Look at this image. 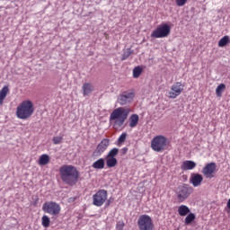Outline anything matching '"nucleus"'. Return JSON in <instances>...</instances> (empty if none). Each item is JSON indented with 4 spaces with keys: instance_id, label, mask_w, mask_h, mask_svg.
Returning a JSON list of instances; mask_svg holds the SVG:
<instances>
[{
    "instance_id": "obj_24",
    "label": "nucleus",
    "mask_w": 230,
    "mask_h": 230,
    "mask_svg": "<svg viewBox=\"0 0 230 230\" xmlns=\"http://www.w3.org/2000/svg\"><path fill=\"white\" fill-rule=\"evenodd\" d=\"M142 73H143V68L139 66H136L133 69V78H139Z\"/></svg>"
},
{
    "instance_id": "obj_28",
    "label": "nucleus",
    "mask_w": 230,
    "mask_h": 230,
    "mask_svg": "<svg viewBox=\"0 0 230 230\" xmlns=\"http://www.w3.org/2000/svg\"><path fill=\"white\" fill-rule=\"evenodd\" d=\"M41 224L43 227H49V224H50L49 217L43 216L41 218Z\"/></svg>"
},
{
    "instance_id": "obj_8",
    "label": "nucleus",
    "mask_w": 230,
    "mask_h": 230,
    "mask_svg": "<svg viewBox=\"0 0 230 230\" xmlns=\"http://www.w3.org/2000/svg\"><path fill=\"white\" fill-rule=\"evenodd\" d=\"M107 190H99L93 196V204L97 208H102V204H105V200H107Z\"/></svg>"
},
{
    "instance_id": "obj_14",
    "label": "nucleus",
    "mask_w": 230,
    "mask_h": 230,
    "mask_svg": "<svg viewBox=\"0 0 230 230\" xmlns=\"http://www.w3.org/2000/svg\"><path fill=\"white\" fill-rule=\"evenodd\" d=\"M202 181H204V177L199 173H191L190 178V182L192 184L194 188H199L200 184H202Z\"/></svg>"
},
{
    "instance_id": "obj_25",
    "label": "nucleus",
    "mask_w": 230,
    "mask_h": 230,
    "mask_svg": "<svg viewBox=\"0 0 230 230\" xmlns=\"http://www.w3.org/2000/svg\"><path fill=\"white\" fill-rule=\"evenodd\" d=\"M226 91V85L224 84H220L217 88H216V94L217 98H221L222 93Z\"/></svg>"
},
{
    "instance_id": "obj_22",
    "label": "nucleus",
    "mask_w": 230,
    "mask_h": 230,
    "mask_svg": "<svg viewBox=\"0 0 230 230\" xmlns=\"http://www.w3.org/2000/svg\"><path fill=\"white\" fill-rule=\"evenodd\" d=\"M50 158L48 155L44 154L40 156L39 164L40 166H46V164H49Z\"/></svg>"
},
{
    "instance_id": "obj_26",
    "label": "nucleus",
    "mask_w": 230,
    "mask_h": 230,
    "mask_svg": "<svg viewBox=\"0 0 230 230\" xmlns=\"http://www.w3.org/2000/svg\"><path fill=\"white\" fill-rule=\"evenodd\" d=\"M118 154H119V149L114 147L108 152L106 157L116 158V155H118Z\"/></svg>"
},
{
    "instance_id": "obj_31",
    "label": "nucleus",
    "mask_w": 230,
    "mask_h": 230,
    "mask_svg": "<svg viewBox=\"0 0 230 230\" xmlns=\"http://www.w3.org/2000/svg\"><path fill=\"white\" fill-rule=\"evenodd\" d=\"M123 227H125V223L123 221H119L116 225V229L123 230Z\"/></svg>"
},
{
    "instance_id": "obj_2",
    "label": "nucleus",
    "mask_w": 230,
    "mask_h": 230,
    "mask_svg": "<svg viewBox=\"0 0 230 230\" xmlns=\"http://www.w3.org/2000/svg\"><path fill=\"white\" fill-rule=\"evenodd\" d=\"M130 114V108L119 107L112 111L110 115V123H111L114 130H119L125 124Z\"/></svg>"
},
{
    "instance_id": "obj_34",
    "label": "nucleus",
    "mask_w": 230,
    "mask_h": 230,
    "mask_svg": "<svg viewBox=\"0 0 230 230\" xmlns=\"http://www.w3.org/2000/svg\"><path fill=\"white\" fill-rule=\"evenodd\" d=\"M128 152V148H127V147L122 148V154L123 155L127 154Z\"/></svg>"
},
{
    "instance_id": "obj_1",
    "label": "nucleus",
    "mask_w": 230,
    "mask_h": 230,
    "mask_svg": "<svg viewBox=\"0 0 230 230\" xmlns=\"http://www.w3.org/2000/svg\"><path fill=\"white\" fill-rule=\"evenodd\" d=\"M61 181L68 186H75L80 179V172L73 165H62L59 168Z\"/></svg>"
},
{
    "instance_id": "obj_15",
    "label": "nucleus",
    "mask_w": 230,
    "mask_h": 230,
    "mask_svg": "<svg viewBox=\"0 0 230 230\" xmlns=\"http://www.w3.org/2000/svg\"><path fill=\"white\" fill-rule=\"evenodd\" d=\"M197 167V164L191 160H186L181 165V169L183 172H188L189 170H193Z\"/></svg>"
},
{
    "instance_id": "obj_5",
    "label": "nucleus",
    "mask_w": 230,
    "mask_h": 230,
    "mask_svg": "<svg viewBox=\"0 0 230 230\" xmlns=\"http://www.w3.org/2000/svg\"><path fill=\"white\" fill-rule=\"evenodd\" d=\"M172 27L168 23L159 25L155 31H152V39H164L170 35Z\"/></svg>"
},
{
    "instance_id": "obj_9",
    "label": "nucleus",
    "mask_w": 230,
    "mask_h": 230,
    "mask_svg": "<svg viewBox=\"0 0 230 230\" xmlns=\"http://www.w3.org/2000/svg\"><path fill=\"white\" fill-rule=\"evenodd\" d=\"M111 145V140L109 138H103L96 146L93 153V157H101L103 153L109 148Z\"/></svg>"
},
{
    "instance_id": "obj_29",
    "label": "nucleus",
    "mask_w": 230,
    "mask_h": 230,
    "mask_svg": "<svg viewBox=\"0 0 230 230\" xmlns=\"http://www.w3.org/2000/svg\"><path fill=\"white\" fill-rule=\"evenodd\" d=\"M126 139H127V133H122V134L119 137V138H118V143H119V145H121L122 143H125Z\"/></svg>"
},
{
    "instance_id": "obj_19",
    "label": "nucleus",
    "mask_w": 230,
    "mask_h": 230,
    "mask_svg": "<svg viewBox=\"0 0 230 230\" xmlns=\"http://www.w3.org/2000/svg\"><path fill=\"white\" fill-rule=\"evenodd\" d=\"M105 163H106L107 168H114L115 166H118V159L117 158H111L109 156H106Z\"/></svg>"
},
{
    "instance_id": "obj_18",
    "label": "nucleus",
    "mask_w": 230,
    "mask_h": 230,
    "mask_svg": "<svg viewBox=\"0 0 230 230\" xmlns=\"http://www.w3.org/2000/svg\"><path fill=\"white\" fill-rule=\"evenodd\" d=\"M92 168H94V170H103L105 168V159L99 158L92 164Z\"/></svg>"
},
{
    "instance_id": "obj_27",
    "label": "nucleus",
    "mask_w": 230,
    "mask_h": 230,
    "mask_svg": "<svg viewBox=\"0 0 230 230\" xmlns=\"http://www.w3.org/2000/svg\"><path fill=\"white\" fill-rule=\"evenodd\" d=\"M195 218H196L195 214L189 213L185 217V226H190V224H191V222H193Z\"/></svg>"
},
{
    "instance_id": "obj_16",
    "label": "nucleus",
    "mask_w": 230,
    "mask_h": 230,
    "mask_svg": "<svg viewBox=\"0 0 230 230\" xmlns=\"http://www.w3.org/2000/svg\"><path fill=\"white\" fill-rule=\"evenodd\" d=\"M82 91L84 96H89L93 91H94V86L91 83H84L82 86Z\"/></svg>"
},
{
    "instance_id": "obj_33",
    "label": "nucleus",
    "mask_w": 230,
    "mask_h": 230,
    "mask_svg": "<svg viewBox=\"0 0 230 230\" xmlns=\"http://www.w3.org/2000/svg\"><path fill=\"white\" fill-rule=\"evenodd\" d=\"M132 55V52H130V50H128V52L124 53V57H126V58H128V57Z\"/></svg>"
},
{
    "instance_id": "obj_4",
    "label": "nucleus",
    "mask_w": 230,
    "mask_h": 230,
    "mask_svg": "<svg viewBox=\"0 0 230 230\" xmlns=\"http://www.w3.org/2000/svg\"><path fill=\"white\" fill-rule=\"evenodd\" d=\"M168 146V138L163 135L155 136L151 140V148L154 152H164Z\"/></svg>"
},
{
    "instance_id": "obj_12",
    "label": "nucleus",
    "mask_w": 230,
    "mask_h": 230,
    "mask_svg": "<svg viewBox=\"0 0 230 230\" xmlns=\"http://www.w3.org/2000/svg\"><path fill=\"white\" fill-rule=\"evenodd\" d=\"M132 100H134V93L123 92L118 97V103L122 106L128 105V103H132Z\"/></svg>"
},
{
    "instance_id": "obj_20",
    "label": "nucleus",
    "mask_w": 230,
    "mask_h": 230,
    "mask_svg": "<svg viewBox=\"0 0 230 230\" xmlns=\"http://www.w3.org/2000/svg\"><path fill=\"white\" fill-rule=\"evenodd\" d=\"M190 211L191 210H190V208H188L186 205H181L178 208V214L180 217H186V215H190Z\"/></svg>"
},
{
    "instance_id": "obj_30",
    "label": "nucleus",
    "mask_w": 230,
    "mask_h": 230,
    "mask_svg": "<svg viewBox=\"0 0 230 230\" xmlns=\"http://www.w3.org/2000/svg\"><path fill=\"white\" fill-rule=\"evenodd\" d=\"M62 139H64L62 137H54L52 141L54 145H60V143H62Z\"/></svg>"
},
{
    "instance_id": "obj_13",
    "label": "nucleus",
    "mask_w": 230,
    "mask_h": 230,
    "mask_svg": "<svg viewBox=\"0 0 230 230\" xmlns=\"http://www.w3.org/2000/svg\"><path fill=\"white\" fill-rule=\"evenodd\" d=\"M217 170V164L209 163L204 166L202 169V173L207 177V179H212L213 173H215Z\"/></svg>"
},
{
    "instance_id": "obj_3",
    "label": "nucleus",
    "mask_w": 230,
    "mask_h": 230,
    "mask_svg": "<svg viewBox=\"0 0 230 230\" xmlns=\"http://www.w3.org/2000/svg\"><path fill=\"white\" fill-rule=\"evenodd\" d=\"M35 112L33 102L30 100L22 101L16 109V116L19 119H29Z\"/></svg>"
},
{
    "instance_id": "obj_23",
    "label": "nucleus",
    "mask_w": 230,
    "mask_h": 230,
    "mask_svg": "<svg viewBox=\"0 0 230 230\" xmlns=\"http://www.w3.org/2000/svg\"><path fill=\"white\" fill-rule=\"evenodd\" d=\"M230 43V38L229 36H224L219 41H218V47L219 48H226Z\"/></svg>"
},
{
    "instance_id": "obj_21",
    "label": "nucleus",
    "mask_w": 230,
    "mask_h": 230,
    "mask_svg": "<svg viewBox=\"0 0 230 230\" xmlns=\"http://www.w3.org/2000/svg\"><path fill=\"white\" fill-rule=\"evenodd\" d=\"M137 123H139V115L133 114L129 118V127L130 128H134L135 127H137Z\"/></svg>"
},
{
    "instance_id": "obj_32",
    "label": "nucleus",
    "mask_w": 230,
    "mask_h": 230,
    "mask_svg": "<svg viewBox=\"0 0 230 230\" xmlns=\"http://www.w3.org/2000/svg\"><path fill=\"white\" fill-rule=\"evenodd\" d=\"M177 6H184L188 3V0H175Z\"/></svg>"
},
{
    "instance_id": "obj_36",
    "label": "nucleus",
    "mask_w": 230,
    "mask_h": 230,
    "mask_svg": "<svg viewBox=\"0 0 230 230\" xmlns=\"http://www.w3.org/2000/svg\"><path fill=\"white\" fill-rule=\"evenodd\" d=\"M69 200H73V198H70Z\"/></svg>"
},
{
    "instance_id": "obj_10",
    "label": "nucleus",
    "mask_w": 230,
    "mask_h": 230,
    "mask_svg": "<svg viewBox=\"0 0 230 230\" xmlns=\"http://www.w3.org/2000/svg\"><path fill=\"white\" fill-rule=\"evenodd\" d=\"M184 91V85L181 82H176L174 84L172 85L171 91L168 93V98L172 100H175L177 96H181Z\"/></svg>"
},
{
    "instance_id": "obj_11",
    "label": "nucleus",
    "mask_w": 230,
    "mask_h": 230,
    "mask_svg": "<svg viewBox=\"0 0 230 230\" xmlns=\"http://www.w3.org/2000/svg\"><path fill=\"white\" fill-rule=\"evenodd\" d=\"M193 191V189L188 188L187 186H181L179 187V190L177 191V199L179 202H184L188 197L191 194Z\"/></svg>"
},
{
    "instance_id": "obj_7",
    "label": "nucleus",
    "mask_w": 230,
    "mask_h": 230,
    "mask_svg": "<svg viewBox=\"0 0 230 230\" xmlns=\"http://www.w3.org/2000/svg\"><path fill=\"white\" fill-rule=\"evenodd\" d=\"M137 226L139 230H154V221L148 215H141L137 219Z\"/></svg>"
},
{
    "instance_id": "obj_35",
    "label": "nucleus",
    "mask_w": 230,
    "mask_h": 230,
    "mask_svg": "<svg viewBox=\"0 0 230 230\" xmlns=\"http://www.w3.org/2000/svg\"><path fill=\"white\" fill-rule=\"evenodd\" d=\"M226 206H227L228 209H230V199H228Z\"/></svg>"
},
{
    "instance_id": "obj_6",
    "label": "nucleus",
    "mask_w": 230,
    "mask_h": 230,
    "mask_svg": "<svg viewBox=\"0 0 230 230\" xmlns=\"http://www.w3.org/2000/svg\"><path fill=\"white\" fill-rule=\"evenodd\" d=\"M42 211L52 217H58L60 211H62V208H60V205L55 201H47L42 206Z\"/></svg>"
},
{
    "instance_id": "obj_17",
    "label": "nucleus",
    "mask_w": 230,
    "mask_h": 230,
    "mask_svg": "<svg viewBox=\"0 0 230 230\" xmlns=\"http://www.w3.org/2000/svg\"><path fill=\"white\" fill-rule=\"evenodd\" d=\"M9 93H10V88H8L7 85L4 86L0 90V105H3V103H4V100H5L6 96H8Z\"/></svg>"
}]
</instances>
